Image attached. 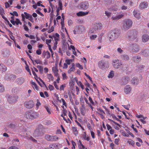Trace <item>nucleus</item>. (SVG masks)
<instances>
[{"mask_svg": "<svg viewBox=\"0 0 149 149\" xmlns=\"http://www.w3.org/2000/svg\"><path fill=\"white\" fill-rule=\"evenodd\" d=\"M52 71L53 72L54 74V76L56 77L58 76L59 74L58 73V69L54 67H53L52 69Z\"/></svg>", "mask_w": 149, "mask_h": 149, "instance_id": "nucleus-25", "label": "nucleus"}, {"mask_svg": "<svg viewBox=\"0 0 149 149\" xmlns=\"http://www.w3.org/2000/svg\"><path fill=\"white\" fill-rule=\"evenodd\" d=\"M45 139L48 141H55L58 140V137L56 135L53 136L47 134L45 136Z\"/></svg>", "mask_w": 149, "mask_h": 149, "instance_id": "nucleus-7", "label": "nucleus"}, {"mask_svg": "<svg viewBox=\"0 0 149 149\" xmlns=\"http://www.w3.org/2000/svg\"><path fill=\"white\" fill-rule=\"evenodd\" d=\"M18 98V97L17 96H9L8 97V100L9 103H12L16 102Z\"/></svg>", "mask_w": 149, "mask_h": 149, "instance_id": "nucleus-12", "label": "nucleus"}, {"mask_svg": "<svg viewBox=\"0 0 149 149\" xmlns=\"http://www.w3.org/2000/svg\"><path fill=\"white\" fill-rule=\"evenodd\" d=\"M75 65L76 67L78 68L79 69L82 70L83 69V67L82 65L80 64L79 63H76Z\"/></svg>", "mask_w": 149, "mask_h": 149, "instance_id": "nucleus-44", "label": "nucleus"}, {"mask_svg": "<svg viewBox=\"0 0 149 149\" xmlns=\"http://www.w3.org/2000/svg\"><path fill=\"white\" fill-rule=\"evenodd\" d=\"M130 78L128 77L124 76L121 79L122 83L123 85H125L127 84L128 82L130 81Z\"/></svg>", "mask_w": 149, "mask_h": 149, "instance_id": "nucleus-15", "label": "nucleus"}, {"mask_svg": "<svg viewBox=\"0 0 149 149\" xmlns=\"http://www.w3.org/2000/svg\"><path fill=\"white\" fill-rule=\"evenodd\" d=\"M88 100L90 102V104H92V105H94V102L91 97L89 96Z\"/></svg>", "mask_w": 149, "mask_h": 149, "instance_id": "nucleus-52", "label": "nucleus"}, {"mask_svg": "<svg viewBox=\"0 0 149 149\" xmlns=\"http://www.w3.org/2000/svg\"><path fill=\"white\" fill-rule=\"evenodd\" d=\"M75 80L77 85L81 87L82 89H84V86L82 84L81 82L80 81H78L77 79H75Z\"/></svg>", "mask_w": 149, "mask_h": 149, "instance_id": "nucleus-33", "label": "nucleus"}, {"mask_svg": "<svg viewBox=\"0 0 149 149\" xmlns=\"http://www.w3.org/2000/svg\"><path fill=\"white\" fill-rule=\"evenodd\" d=\"M51 56L49 52L47 51H44L42 53V56L43 58H45L48 59L50 58Z\"/></svg>", "mask_w": 149, "mask_h": 149, "instance_id": "nucleus-18", "label": "nucleus"}, {"mask_svg": "<svg viewBox=\"0 0 149 149\" xmlns=\"http://www.w3.org/2000/svg\"><path fill=\"white\" fill-rule=\"evenodd\" d=\"M85 134L83 136V138L85 140L89 141L90 140V138L89 136H86V132H85Z\"/></svg>", "mask_w": 149, "mask_h": 149, "instance_id": "nucleus-49", "label": "nucleus"}, {"mask_svg": "<svg viewBox=\"0 0 149 149\" xmlns=\"http://www.w3.org/2000/svg\"><path fill=\"white\" fill-rule=\"evenodd\" d=\"M105 14L108 17H109L111 16V13L109 12L105 11Z\"/></svg>", "mask_w": 149, "mask_h": 149, "instance_id": "nucleus-58", "label": "nucleus"}, {"mask_svg": "<svg viewBox=\"0 0 149 149\" xmlns=\"http://www.w3.org/2000/svg\"><path fill=\"white\" fill-rule=\"evenodd\" d=\"M24 105L25 107L28 109H31L34 106L33 102L32 100L26 101L24 103Z\"/></svg>", "mask_w": 149, "mask_h": 149, "instance_id": "nucleus-10", "label": "nucleus"}, {"mask_svg": "<svg viewBox=\"0 0 149 149\" xmlns=\"http://www.w3.org/2000/svg\"><path fill=\"white\" fill-rule=\"evenodd\" d=\"M148 6V3L146 2H142L140 3L139 7L141 9H144L147 8Z\"/></svg>", "mask_w": 149, "mask_h": 149, "instance_id": "nucleus-20", "label": "nucleus"}, {"mask_svg": "<svg viewBox=\"0 0 149 149\" xmlns=\"http://www.w3.org/2000/svg\"><path fill=\"white\" fill-rule=\"evenodd\" d=\"M45 109L47 110L48 114H51V112L50 111V108H49V107H48L47 106H45Z\"/></svg>", "mask_w": 149, "mask_h": 149, "instance_id": "nucleus-57", "label": "nucleus"}, {"mask_svg": "<svg viewBox=\"0 0 149 149\" xmlns=\"http://www.w3.org/2000/svg\"><path fill=\"white\" fill-rule=\"evenodd\" d=\"M37 68L39 70V71L41 74L43 73V67L41 65H38L37 66Z\"/></svg>", "mask_w": 149, "mask_h": 149, "instance_id": "nucleus-39", "label": "nucleus"}, {"mask_svg": "<svg viewBox=\"0 0 149 149\" xmlns=\"http://www.w3.org/2000/svg\"><path fill=\"white\" fill-rule=\"evenodd\" d=\"M21 89L20 88L14 87L12 88V91L13 93H17L21 91Z\"/></svg>", "mask_w": 149, "mask_h": 149, "instance_id": "nucleus-29", "label": "nucleus"}, {"mask_svg": "<svg viewBox=\"0 0 149 149\" xmlns=\"http://www.w3.org/2000/svg\"><path fill=\"white\" fill-rule=\"evenodd\" d=\"M129 48L131 52L136 53L139 50V46L136 44H132L130 45Z\"/></svg>", "mask_w": 149, "mask_h": 149, "instance_id": "nucleus-6", "label": "nucleus"}, {"mask_svg": "<svg viewBox=\"0 0 149 149\" xmlns=\"http://www.w3.org/2000/svg\"><path fill=\"white\" fill-rule=\"evenodd\" d=\"M134 16L137 19H139L141 17L140 14L135 10L134 11Z\"/></svg>", "mask_w": 149, "mask_h": 149, "instance_id": "nucleus-34", "label": "nucleus"}, {"mask_svg": "<svg viewBox=\"0 0 149 149\" xmlns=\"http://www.w3.org/2000/svg\"><path fill=\"white\" fill-rule=\"evenodd\" d=\"M132 90V88L129 85L126 86L124 88V91L126 94H127L130 93Z\"/></svg>", "mask_w": 149, "mask_h": 149, "instance_id": "nucleus-14", "label": "nucleus"}, {"mask_svg": "<svg viewBox=\"0 0 149 149\" xmlns=\"http://www.w3.org/2000/svg\"><path fill=\"white\" fill-rule=\"evenodd\" d=\"M132 22L129 19H126L125 20L123 25V29L125 31H126L129 29L132 26Z\"/></svg>", "mask_w": 149, "mask_h": 149, "instance_id": "nucleus-5", "label": "nucleus"}, {"mask_svg": "<svg viewBox=\"0 0 149 149\" xmlns=\"http://www.w3.org/2000/svg\"><path fill=\"white\" fill-rule=\"evenodd\" d=\"M47 79H49V82L54 81V77L51 74H47Z\"/></svg>", "mask_w": 149, "mask_h": 149, "instance_id": "nucleus-32", "label": "nucleus"}, {"mask_svg": "<svg viewBox=\"0 0 149 149\" xmlns=\"http://www.w3.org/2000/svg\"><path fill=\"white\" fill-rule=\"evenodd\" d=\"M120 58L122 60L125 61L129 60L130 59L129 56L125 54L121 55Z\"/></svg>", "mask_w": 149, "mask_h": 149, "instance_id": "nucleus-30", "label": "nucleus"}, {"mask_svg": "<svg viewBox=\"0 0 149 149\" xmlns=\"http://www.w3.org/2000/svg\"><path fill=\"white\" fill-rule=\"evenodd\" d=\"M16 20L15 21L13 20V19L10 20V22L13 25H15L16 24V25H17L19 24L20 25L22 24V23L20 22L19 19L16 18Z\"/></svg>", "mask_w": 149, "mask_h": 149, "instance_id": "nucleus-19", "label": "nucleus"}, {"mask_svg": "<svg viewBox=\"0 0 149 149\" xmlns=\"http://www.w3.org/2000/svg\"><path fill=\"white\" fill-rule=\"evenodd\" d=\"M105 63L103 61L101 60L99 61L98 66L101 68H103L105 67Z\"/></svg>", "mask_w": 149, "mask_h": 149, "instance_id": "nucleus-28", "label": "nucleus"}, {"mask_svg": "<svg viewBox=\"0 0 149 149\" xmlns=\"http://www.w3.org/2000/svg\"><path fill=\"white\" fill-rule=\"evenodd\" d=\"M89 13V11L83 12L81 11L77 13L76 15L78 16H83L88 15Z\"/></svg>", "mask_w": 149, "mask_h": 149, "instance_id": "nucleus-23", "label": "nucleus"}, {"mask_svg": "<svg viewBox=\"0 0 149 149\" xmlns=\"http://www.w3.org/2000/svg\"><path fill=\"white\" fill-rule=\"evenodd\" d=\"M4 91V88L3 85L0 83V92H2Z\"/></svg>", "mask_w": 149, "mask_h": 149, "instance_id": "nucleus-53", "label": "nucleus"}, {"mask_svg": "<svg viewBox=\"0 0 149 149\" xmlns=\"http://www.w3.org/2000/svg\"><path fill=\"white\" fill-rule=\"evenodd\" d=\"M10 14L12 15H15L16 16H17L18 15V14L17 12L15 11H13V13H10Z\"/></svg>", "mask_w": 149, "mask_h": 149, "instance_id": "nucleus-61", "label": "nucleus"}, {"mask_svg": "<svg viewBox=\"0 0 149 149\" xmlns=\"http://www.w3.org/2000/svg\"><path fill=\"white\" fill-rule=\"evenodd\" d=\"M142 54L145 56L149 55V51L147 50H144L141 52Z\"/></svg>", "mask_w": 149, "mask_h": 149, "instance_id": "nucleus-38", "label": "nucleus"}, {"mask_svg": "<svg viewBox=\"0 0 149 149\" xmlns=\"http://www.w3.org/2000/svg\"><path fill=\"white\" fill-rule=\"evenodd\" d=\"M114 76V72L113 70L111 71L108 76L109 78H112Z\"/></svg>", "mask_w": 149, "mask_h": 149, "instance_id": "nucleus-43", "label": "nucleus"}, {"mask_svg": "<svg viewBox=\"0 0 149 149\" xmlns=\"http://www.w3.org/2000/svg\"><path fill=\"white\" fill-rule=\"evenodd\" d=\"M123 2L125 3H129V4L130 6H132L133 2L131 0H124Z\"/></svg>", "mask_w": 149, "mask_h": 149, "instance_id": "nucleus-45", "label": "nucleus"}, {"mask_svg": "<svg viewBox=\"0 0 149 149\" xmlns=\"http://www.w3.org/2000/svg\"><path fill=\"white\" fill-rule=\"evenodd\" d=\"M24 15L23 14H22L21 15V16L22 17V20L23 21V20L25 19V18L26 19H28L29 17L30 16H31V15L26 12H24Z\"/></svg>", "mask_w": 149, "mask_h": 149, "instance_id": "nucleus-27", "label": "nucleus"}, {"mask_svg": "<svg viewBox=\"0 0 149 149\" xmlns=\"http://www.w3.org/2000/svg\"><path fill=\"white\" fill-rule=\"evenodd\" d=\"M24 78L22 77H21L17 78V81L18 83L19 84H22L24 81Z\"/></svg>", "mask_w": 149, "mask_h": 149, "instance_id": "nucleus-35", "label": "nucleus"}, {"mask_svg": "<svg viewBox=\"0 0 149 149\" xmlns=\"http://www.w3.org/2000/svg\"><path fill=\"white\" fill-rule=\"evenodd\" d=\"M120 34L119 30L115 29L110 31L109 32L107 38L110 41H112L118 38L120 36Z\"/></svg>", "mask_w": 149, "mask_h": 149, "instance_id": "nucleus-1", "label": "nucleus"}, {"mask_svg": "<svg viewBox=\"0 0 149 149\" xmlns=\"http://www.w3.org/2000/svg\"><path fill=\"white\" fill-rule=\"evenodd\" d=\"M112 65L115 68L118 69L120 68H121L120 69L122 70H124L123 69V65L122 66H120L122 65L121 61L115 59L113 60V61Z\"/></svg>", "mask_w": 149, "mask_h": 149, "instance_id": "nucleus-4", "label": "nucleus"}, {"mask_svg": "<svg viewBox=\"0 0 149 149\" xmlns=\"http://www.w3.org/2000/svg\"><path fill=\"white\" fill-rule=\"evenodd\" d=\"M36 53L37 54L40 55L42 53L41 49H39L36 51Z\"/></svg>", "mask_w": 149, "mask_h": 149, "instance_id": "nucleus-62", "label": "nucleus"}, {"mask_svg": "<svg viewBox=\"0 0 149 149\" xmlns=\"http://www.w3.org/2000/svg\"><path fill=\"white\" fill-rule=\"evenodd\" d=\"M149 39V36L147 34L143 35L142 40L143 42H147Z\"/></svg>", "mask_w": 149, "mask_h": 149, "instance_id": "nucleus-31", "label": "nucleus"}, {"mask_svg": "<svg viewBox=\"0 0 149 149\" xmlns=\"http://www.w3.org/2000/svg\"><path fill=\"white\" fill-rule=\"evenodd\" d=\"M61 107H62V108H63V109L62 111H63V115L64 116H66V113H67V110L64 109V107L63 106H61Z\"/></svg>", "mask_w": 149, "mask_h": 149, "instance_id": "nucleus-51", "label": "nucleus"}, {"mask_svg": "<svg viewBox=\"0 0 149 149\" xmlns=\"http://www.w3.org/2000/svg\"><path fill=\"white\" fill-rule=\"evenodd\" d=\"M58 4L60 6V8L61 10H62V8L63 7V4L61 0H58Z\"/></svg>", "mask_w": 149, "mask_h": 149, "instance_id": "nucleus-60", "label": "nucleus"}, {"mask_svg": "<svg viewBox=\"0 0 149 149\" xmlns=\"http://www.w3.org/2000/svg\"><path fill=\"white\" fill-rule=\"evenodd\" d=\"M70 69L68 71V73L69 74H70L72 72H74L75 70V64L72 63L71 65L69 66Z\"/></svg>", "mask_w": 149, "mask_h": 149, "instance_id": "nucleus-17", "label": "nucleus"}, {"mask_svg": "<svg viewBox=\"0 0 149 149\" xmlns=\"http://www.w3.org/2000/svg\"><path fill=\"white\" fill-rule=\"evenodd\" d=\"M49 88L50 91H53L54 90V87L51 84H49Z\"/></svg>", "mask_w": 149, "mask_h": 149, "instance_id": "nucleus-63", "label": "nucleus"}, {"mask_svg": "<svg viewBox=\"0 0 149 149\" xmlns=\"http://www.w3.org/2000/svg\"><path fill=\"white\" fill-rule=\"evenodd\" d=\"M17 78V76L13 74H7L5 77V78L6 79H8L9 80L13 81Z\"/></svg>", "mask_w": 149, "mask_h": 149, "instance_id": "nucleus-13", "label": "nucleus"}, {"mask_svg": "<svg viewBox=\"0 0 149 149\" xmlns=\"http://www.w3.org/2000/svg\"><path fill=\"white\" fill-rule=\"evenodd\" d=\"M68 96H69V98H70V101L72 103V104H73L74 103V102H73V99L72 97V95H71V92L70 91H69L68 92Z\"/></svg>", "mask_w": 149, "mask_h": 149, "instance_id": "nucleus-41", "label": "nucleus"}, {"mask_svg": "<svg viewBox=\"0 0 149 149\" xmlns=\"http://www.w3.org/2000/svg\"><path fill=\"white\" fill-rule=\"evenodd\" d=\"M95 31H96L95 28H91L90 29L89 31V33H94Z\"/></svg>", "mask_w": 149, "mask_h": 149, "instance_id": "nucleus-56", "label": "nucleus"}, {"mask_svg": "<svg viewBox=\"0 0 149 149\" xmlns=\"http://www.w3.org/2000/svg\"><path fill=\"white\" fill-rule=\"evenodd\" d=\"M53 83L54 86L55 87V88L57 90L59 89V87L57 84L56 81H54Z\"/></svg>", "mask_w": 149, "mask_h": 149, "instance_id": "nucleus-59", "label": "nucleus"}, {"mask_svg": "<svg viewBox=\"0 0 149 149\" xmlns=\"http://www.w3.org/2000/svg\"><path fill=\"white\" fill-rule=\"evenodd\" d=\"M124 16V15L123 14H120L117 15L116 16H113L111 19L113 20H118L121 18H122Z\"/></svg>", "mask_w": 149, "mask_h": 149, "instance_id": "nucleus-24", "label": "nucleus"}, {"mask_svg": "<svg viewBox=\"0 0 149 149\" xmlns=\"http://www.w3.org/2000/svg\"><path fill=\"white\" fill-rule=\"evenodd\" d=\"M141 57L139 55L134 56L132 58V60L135 62H139L140 61Z\"/></svg>", "mask_w": 149, "mask_h": 149, "instance_id": "nucleus-21", "label": "nucleus"}, {"mask_svg": "<svg viewBox=\"0 0 149 149\" xmlns=\"http://www.w3.org/2000/svg\"><path fill=\"white\" fill-rule=\"evenodd\" d=\"M80 7L81 9L86 10L89 7V3L88 1H84L80 3Z\"/></svg>", "mask_w": 149, "mask_h": 149, "instance_id": "nucleus-9", "label": "nucleus"}, {"mask_svg": "<svg viewBox=\"0 0 149 149\" xmlns=\"http://www.w3.org/2000/svg\"><path fill=\"white\" fill-rule=\"evenodd\" d=\"M61 146L62 145L60 144L54 143L50 144L49 148V149H58L61 147Z\"/></svg>", "mask_w": 149, "mask_h": 149, "instance_id": "nucleus-11", "label": "nucleus"}, {"mask_svg": "<svg viewBox=\"0 0 149 149\" xmlns=\"http://www.w3.org/2000/svg\"><path fill=\"white\" fill-rule=\"evenodd\" d=\"M144 67L145 66L143 65H138L136 67V69L138 71H140L144 68Z\"/></svg>", "mask_w": 149, "mask_h": 149, "instance_id": "nucleus-42", "label": "nucleus"}, {"mask_svg": "<svg viewBox=\"0 0 149 149\" xmlns=\"http://www.w3.org/2000/svg\"><path fill=\"white\" fill-rule=\"evenodd\" d=\"M31 84L33 86V88L34 89H35L36 90H38V86L36 84L35 82H31Z\"/></svg>", "mask_w": 149, "mask_h": 149, "instance_id": "nucleus-48", "label": "nucleus"}, {"mask_svg": "<svg viewBox=\"0 0 149 149\" xmlns=\"http://www.w3.org/2000/svg\"><path fill=\"white\" fill-rule=\"evenodd\" d=\"M62 76L63 77V80L67 79L68 77L65 73L63 72L62 73Z\"/></svg>", "mask_w": 149, "mask_h": 149, "instance_id": "nucleus-50", "label": "nucleus"}, {"mask_svg": "<svg viewBox=\"0 0 149 149\" xmlns=\"http://www.w3.org/2000/svg\"><path fill=\"white\" fill-rule=\"evenodd\" d=\"M127 143L131 145L132 146H134L135 145V142L134 141L130 139H127Z\"/></svg>", "mask_w": 149, "mask_h": 149, "instance_id": "nucleus-37", "label": "nucleus"}, {"mask_svg": "<svg viewBox=\"0 0 149 149\" xmlns=\"http://www.w3.org/2000/svg\"><path fill=\"white\" fill-rule=\"evenodd\" d=\"M85 30L84 26L82 25L76 26H75L73 30V33L74 34H80L83 33Z\"/></svg>", "mask_w": 149, "mask_h": 149, "instance_id": "nucleus-3", "label": "nucleus"}, {"mask_svg": "<svg viewBox=\"0 0 149 149\" xmlns=\"http://www.w3.org/2000/svg\"><path fill=\"white\" fill-rule=\"evenodd\" d=\"M8 149H19L17 147L15 146H11L9 147Z\"/></svg>", "mask_w": 149, "mask_h": 149, "instance_id": "nucleus-64", "label": "nucleus"}, {"mask_svg": "<svg viewBox=\"0 0 149 149\" xmlns=\"http://www.w3.org/2000/svg\"><path fill=\"white\" fill-rule=\"evenodd\" d=\"M7 70V67L3 64L0 63V71L3 72H6Z\"/></svg>", "mask_w": 149, "mask_h": 149, "instance_id": "nucleus-26", "label": "nucleus"}, {"mask_svg": "<svg viewBox=\"0 0 149 149\" xmlns=\"http://www.w3.org/2000/svg\"><path fill=\"white\" fill-rule=\"evenodd\" d=\"M80 111L81 114L83 116H84L86 112L85 109L80 108Z\"/></svg>", "mask_w": 149, "mask_h": 149, "instance_id": "nucleus-47", "label": "nucleus"}, {"mask_svg": "<svg viewBox=\"0 0 149 149\" xmlns=\"http://www.w3.org/2000/svg\"><path fill=\"white\" fill-rule=\"evenodd\" d=\"M33 134V136L35 137L40 136L43 134V133L39 129H36L35 130Z\"/></svg>", "mask_w": 149, "mask_h": 149, "instance_id": "nucleus-16", "label": "nucleus"}, {"mask_svg": "<svg viewBox=\"0 0 149 149\" xmlns=\"http://www.w3.org/2000/svg\"><path fill=\"white\" fill-rule=\"evenodd\" d=\"M127 34L128 36L131 38L133 40H134L137 38V33L135 31H129L127 32Z\"/></svg>", "mask_w": 149, "mask_h": 149, "instance_id": "nucleus-8", "label": "nucleus"}, {"mask_svg": "<svg viewBox=\"0 0 149 149\" xmlns=\"http://www.w3.org/2000/svg\"><path fill=\"white\" fill-rule=\"evenodd\" d=\"M74 61V59H66L65 62L68 65H70V63Z\"/></svg>", "mask_w": 149, "mask_h": 149, "instance_id": "nucleus-46", "label": "nucleus"}, {"mask_svg": "<svg viewBox=\"0 0 149 149\" xmlns=\"http://www.w3.org/2000/svg\"><path fill=\"white\" fill-rule=\"evenodd\" d=\"M108 120H109L111 122H112L115 124L116 125H117L118 126L120 127V125L119 123H117L116 122H115V121H114L113 120H112V119H108Z\"/></svg>", "mask_w": 149, "mask_h": 149, "instance_id": "nucleus-55", "label": "nucleus"}, {"mask_svg": "<svg viewBox=\"0 0 149 149\" xmlns=\"http://www.w3.org/2000/svg\"><path fill=\"white\" fill-rule=\"evenodd\" d=\"M95 28L97 30L100 29L102 27V24L99 23H96L95 24Z\"/></svg>", "mask_w": 149, "mask_h": 149, "instance_id": "nucleus-36", "label": "nucleus"}, {"mask_svg": "<svg viewBox=\"0 0 149 149\" xmlns=\"http://www.w3.org/2000/svg\"><path fill=\"white\" fill-rule=\"evenodd\" d=\"M131 81L132 83L134 85L138 84L139 82V80L136 77H133Z\"/></svg>", "mask_w": 149, "mask_h": 149, "instance_id": "nucleus-22", "label": "nucleus"}, {"mask_svg": "<svg viewBox=\"0 0 149 149\" xmlns=\"http://www.w3.org/2000/svg\"><path fill=\"white\" fill-rule=\"evenodd\" d=\"M39 114L37 112L33 111H26L25 113L26 117L29 119H33L38 117Z\"/></svg>", "mask_w": 149, "mask_h": 149, "instance_id": "nucleus-2", "label": "nucleus"}, {"mask_svg": "<svg viewBox=\"0 0 149 149\" xmlns=\"http://www.w3.org/2000/svg\"><path fill=\"white\" fill-rule=\"evenodd\" d=\"M34 61L37 64H42V62L39 59H36L34 60Z\"/></svg>", "mask_w": 149, "mask_h": 149, "instance_id": "nucleus-54", "label": "nucleus"}, {"mask_svg": "<svg viewBox=\"0 0 149 149\" xmlns=\"http://www.w3.org/2000/svg\"><path fill=\"white\" fill-rule=\"evenodd\" d=\"M72 131L74 134L76 136H77L78 134V132L77 130V128L75 127H72Z\"/></svg>", "mask_w": 149, "mask_h": 149, "instance_id": "nucleus-40", "label": "nucleus"}]
</instances>
